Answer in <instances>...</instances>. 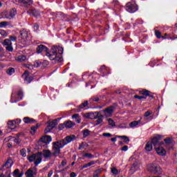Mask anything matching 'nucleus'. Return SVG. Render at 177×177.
Segmentation results:
<instances>
[{"label":"nucleus","instance_id":"1","mask_svg":"<svg viewBox=\"0 0 177 177\" xmlns=\"http://www.w3.org/2000/svg\"><path fill=\"white\" fill-rule=\"evenodd\" d=\"M75 139V136L71 135L66 136L64 139L53 143V156L58 157L60 154V149H63L66 145H68Z\"/></svg>","mask_w":177,"mask_h":177},{"label":"nucleus","instance_id":"2","mask_svg":"<svg viewBox=\"0 0 177 177\" xmlns=\"http://www.w3.org/2000/svg\"><path fill=\"white\" fill-rule=\"evenodd\" d=\"M42 156L45 158H50L52 157V152L48 149H44L42 152H38L29 156L28 160L30 162H34L35 166L37 167V165L42 162Z\"/></svg>","mask_w":177,"mask_h":177},{"label":"nucleus","instance_id":"3","mask_svg":"<svg viewBox=\"0 0 177 177\" xmlns=\"http://www.w3.org/2000/svg\"><path fill=\"white\" fill-rule=\"evenodd\" d=\"M63 53V47L53 46L51 50L49 52L47 50L46 55L50 60H55L56 62H62L63 58L62 54Z\"/></svg>","mask_w":177,"mask_h":177},{"label":"nucleus","instance_id":"4","mask_svg":"<svg viewBox=\"0 0 177 177\" xmlns=\"http://www.w3.org/2000/svg\"><path fill=\"white\" fill-rule=\"evenodd\" d=\"M115 110V106H111L101 111L100 113L102 114V115H104L105 118H110V117H113V114Z\"/></svg>","mask_w":177,"mask_h":177},{"label":"nucleus","instance_id":"5","mask_svg":"<svg viewBox=\"0 0 177 177\" xmlns=\"http://www.w3.org/2000/svg\"><path fill=\"white\" fill-rule=\"evenodd\" d=\"M147 170L152 174H161V167L156 164H149Z\"/></svg>","mask_w":177,"mask_h":177},{"label":"nucleus","instance_id":"6","mask_svg":"<svg viewBox=\"0 0 177 177\" xmlns=\"http://www.w3.org/2000/svg\"><path fill=\"white\" fill-rule=\"evenodd\" d=\"M125 9L129 13H135L138 10V6L133 2H129L127 3Z\"/></svg>","mask_w":177,"mask_h":177},{"label":"nucleus","instance_id":"7","mask_svg":"<svg viewBox=\"0 0 177 177\" xmlns=\"http://www.w3.org/2000/svg\"><path fill=\"white\" fill-rule=\"evenodd\" d=\"M37 167H34L32 168L28 169L25 175L27 177H34L35 175H37Z\"/></svg>","mask_w":177,"mask_h":177},{"label":"nucleus","instance_id":"8","mask_svg":"<svg viewBox=\"0 0 177 177\" xmlns=\"http://www.w3.org/2000/svg\"><path fill=\"white\" fill-rule=\"evenodd\" d=\"M3 46H6V50L12 52L13 50V46H12V41L9 39H6L3 43Z\"/></svg>","mask_w":177,"mask_h":177},{"label":"nucleus","instance_id":"9","mask_svg":"<svg viewBox=\"0 0 177 177\" xmlns=\"http://www.w3.org/2000/svg\"><path fill=\"white\" fill-rule=\"evenodd\" d=\"M160 139H161V136H158L152 139L151 143L153 145V146H154L155 149L156 147L160 146V145H164V142H160Z\"/></svg>","mask_w":177,"mask_h":177},{"label":"nucleus","instance_id":"10","mask_svg":"<svg viewBox=\"0 0 177 177\" xmlns=\"http://www.w3.org/2000/svg\"><path fill=\"white\" fill-rule=\"evenodd\" d=\"M99 114H100V112H90L86 113L84 117H86V118H89L90 120H96V118Z\"/></svg>","mask_w":177,"mask_h":177},{"label":"nucleus","instance_id":"11","mask_svg":"<svg viewBox=\"0 0 177 177\" xmlns=\"http://www.w3.org/2000/svg\"><path fill=\"white\" fill-rule=\"evenodd\" d=\"M22 77L26 84H30V82L32 81V77L30 75L28 71H25V73L22 75Z\"/></svg>","mask_w":177,"mask_h":177},{"label":"nucleus","instance_id":"12","mask_svg":"<svg viewBox=\"0 0 177 177\" xmlns=\"http://www.w3.org/2000/svg\"><path fill=\"white\" fill-rule=\"evenodd\" d=\"M155 149L157 154H158L159 156H165V154H167V151L162 147H161V145L156 147Z\"/></svg>","mask_w":177,"mask_h":177},{"label":"nucleus","instance_id":"13","mask_svg":"<svg viewBox=\"0 0 177 177\" xmlns=\"http://www.w3.org/2000/svg\"><path fill=\"white\" fill-rule=\"evenodd\" d=\"M144 118L145 120V122L141 125H143L144 124H146V122H148V121H151L153 120V116H151V113L149 111H146L144 114Z\"/></svg>","mask_w":177,"mask_h":177},{"label":"nucleus","instance_id":"14","mask_svg":"<svg viewBox=\"0 0 177 177\" xmlns=\"http://www.w3.org/2000/svg\"><path fill=\"white\" fill-rule=\"evenodd\" d=\"M13 2H15V3H20L21 5L26 6L27 5H31V3H32V0H13Z\"/></svg>","mask_w":177,"mask_h":177},{"label":"nucleus","instance_id":"15","mask_svg":"<svg viewBox=\"0 0 177 177\" xmlns=\"http://www.w3.org/2000/svg\"><path fill=\"white\" fill-rule=\"evenodd\" d=\"M37 53H42V52H45L46 53L48 52V48L44 45H39L37 48Z\"/></svg>","mask_w":177,"mask_h":177},{"label":"nucleus","instance_id":"16","mask_svg":"<svg viewBox=\"0 0 177 177\" xmlns=\"http://www.w3.org/2000/svg\"><path fill=\"white\" fill-rule=\"evenodd\" d=\"M104 118V115H102V114L98 113L95 120V125H100L101 124H103Z\"/></svg>","mask_w":177,"mask_h":177},{"label":"nucleus","instance_id":"17","mask_svg":"<svg viewBox=\"0 0 177 177\" xmlns=\"http://www.w3.org/2000/svg\"><path fill=\"white\" fill-rule=\"evenodd\" d=\"M41 142H42V143H46V145H48L50 143V142H52V137L49 136H43L41 138Z\"/></svg>","mask_w":177,"mask_h":177},{"label":"nucleus","instance_id":"18","mask_svg":"<svg viewBox=\"0 0 177 177\" xmlns=\"http://www.w3.org/2000/svg\"><path fill=\"white\" fill-rule=\"evenodd\" d=\"M10 140H12V142H15V143H20V139L19 138H15L14 137L9 136L4 139V142H10Z\"/></svg>","mask_w":177,"mask_h":177},{"label":"nucleus","instance_id":"19","mask_svg":"<svg viewBox=\"0 0 177 177\" xmlns=\"http://www.w3.org/2000/svg\"><path fill=\"white\" fill-rule=\"evenodd\" d=\"M12 165H13V160L12 159H8L6 163L3 165V168L5 169V168H11Z\"/></svg>","mask_w":177,"mask_h":177},{"label":"nucleus","instance_id":"20","mask_svg":"<svg viewBox=\"0 0 177 177\" xmlns=\"http://www.w3.org/2000/svg\"><path fill=\"white\" fill-rule=\"evenodd\" d=\"M20 35L22 39H27L28 38V31L23 29L20 31Z\"/></svg>","mask_w":177,"mask_h":177},{"label":"nucleus","instance_id":"21","mask_svg":"<svg viewBox=\"0 0 177 177\" xmlns=\"http://www.w3.org/2000/svg\"><path fill=\"white\" fill-rule=\"evenodd\" d=\"M140 122H142V118H140V120L138 121L131 122V123H129V127L130 128H132V129L136 128V127H138V125H139Z\"/></svg>","mask_w":177,"mask_h":177},{"label":"nucleus","instance_id":"22","mask_svg":"<svg viewBox=\"0 0 177 177\" xmlns=\"http://www.w3.org/2000/svg\"><path fill=\"white\" fill-rule=\"evenodd\" d=\"M137 169H138V162H136L131 166V167L129 170V174H135V172H136Z\"/></svg>","mask_w":177,"mask_h":177},{"label":"nucleus","instance_id":"23","mask_svg":"<svg viewBox=\"0 0 177 177\" xmlns=\"http://www.w3.org/2000/svg\"><path fill=\"white\" fill-rule=\"evenodd\" d=\"M24 122H25V124H34V122H35V120L30 118L29 117H25L24 118Z\"/></svg>","mask_w":177,"mask_h":177},{"label":"nucleus","instance_id":"24","mask_svg":"<svg viewBox=\"0 0 177 177\" xmlns=\"http://www.w3.org/2000/svg\"><path fill=\"white\" fill-rule=\"evenodd\" d=\"M9 13L10 15H7L6 17L7 19H9V20H10V19H12L13 17H15V16H16L17 11L15 8H13L9 12Z\"/></svg>","mask_w":177,"mask_h":177},{"label":"nucleus","instance_id":"25","mask_svg":"<svg viewBox=\"0 0 177 177\" xmlns=\"http://www.w3.org/2000/svg\"><path fill=\"white\" fill-rule=\"evenodd\" d=\"M140 93L141 95H143L144 96H149L150 97H153V95H151V93L149 91H147V90L140 91Z\"/></svg>","mask_w":177,"mask_h":177},{"label":"nucleus","instance_id":"26","mask_svg":"<svg viewBox=\"0 0 177 177\" xmlns=\"http://www.w3.org/2000/svg\"><path fill=\"white\" fill-rule=\"evenodd\" d=\"M16 99L17 100H15V102H12V103H16L19 102V100H21V99H23V92L19 91L16 95Z\"/></svg>","mask_w":177,"mask_h":177},{"label":"nucleus","instance_id":"27","mask_svg":"<svg viewBox=\"0 0 177 177\" xmlns=\"http://www.w3.org/2000/svg\"><path fill=\"white\" fill-rule=\"evenodd\" d=\"M15 60L17 62H25V60H27V57L26 55H19L17 57H15Z\"/></svg>","mask_w":177,"mask_h":177},{"label":"nucleus","instance_id":"28","mask_svg":"<svg viewBox=\"0 0 177 177\" xmlns=\"http://www.w3.org/2000/svg\"><path fill=\"white\" fill-rule=\"evenodd\" d=\"M61 118H58V119H56V120H54L51 122H49L48 125L51 127V128H55V127L56 125H57V121H60Z\"/></svg>","mask_w":177,"mask_h":177},{"label":"nucleus","instance_id":"29","mask_svg":"<svg viewBox=\"0 0 177 177\" xmlns=\"http://www.w3.org/2000/svg\"><path fill=\"white\" fill-rule=\"evenodd\" d=\"M145 150L146 151H151L153 150V145L151 142H147L145 145Z\"/></svg>","mask_w":177,"mask_h":177},{"label":"nucleus","instance_id":"30","mask_svg":"<svg viewBox=\"0 0 177 177\" xmlns=\"http://www.w3.org/2000/svg\"><path fill=\"white\" fill-rule=\"evenodd\" d=\"M8 124L10 129H15V128H16V126H15V124H16V122H15V120L8 121Z\"/></svg>","mask_w":177,"mask_h":177},{"label":"nucleus","instance_id":"31","mask_svg":"<svg viewBox=\"0 0 177 177\" xmlns=\"http://www.w3.org/2000/svg\"><path fill=\"white\" fill-rule=\"evenodd\" d=\"M40 64L37 62V65H30V64H25V66H26L27 68H29V70H32L34 67H39Z\"/></svg>","mask_w":177,"mask_h":177},{"label":"nucleus","instance_id":"32","mask_svg":"<svg viewBox=\"0 0 177 177\" xmlns=\"http://www.w3.org/2000/svg\"><path fill=\"white\" fill-rule=\"evenodd\" d=\"M28 13H29V15H32V16H39V12H38L36 10H31L30 11H28Z\"/></svg>","mask_w":177,"mask_h":177},{"label":"nucleus","instance_id":"33","mask_svg":"<svg viewBox=\"0 0 177 177\" xmlns=\"http://www.w3.org/2000/svg\"><path fill=\"white\" fill-rule=\"evenodd\" d=\"M118 138L123 139L124 143H129V138L127 136H118Z\"/></svg>","mask_w":177,"mask_h":177},{"label":"nucleus","instance_id":"34","mask_svg":"<svg viewBox=\"0 0 177 177\" xmlns=\"http://www.w3.org/2000/svg\"><path fill=\"white\" fill-rule=\"evenodd\" d=\"M106 121H107L109 127H113L115 125V122H114V120L112 118H108L106 120Z\"/></svg>","mask_w":177,"mask_h":177},{"label":"nucleus","instance_id":"35","mask_svg":"<svg viewBox=\"0 0 177 177\" xmlns=\"http://www.w3.org/2000/svg\"><path fill=\"white\" fill-rule=\"evenodd\" d=\"M38 128H39V124H36L35 127H31L30 129V133H32V135H34V133H35V132L37 131V129H38Z\"/></svg>","mask_w":177,"mask_h":177},{"label":"nucleus","instance_id":"36","mask_svg":"<svg viewBox=\"0 0 177 177\" xmlns=\"http://www.w3.org/2000/svg\"><path fill=\"white\" fill-rule=\"evenodd\" d=\"M65 124V128H72V127H74V123H73V122L71 121H68L66 123H64Z\"/></svg>","mask_w":177,"mask_h":177},{"label":"nucleus","instance_id":"37","mask_svg":"<svg viewBox=\"0 0 177 177\" xmlns=\"http://www.w3.org/2000/svg\"><path fill=\"white\" fill-rule=\"evenodd\" d=\"M83 157H86L87 158H95V156L92 155L91 153H86L83 155Z\"/></svg>","mask_w":177,"mask_h":177},{"label":"nucleus","instance_id":"38","mask_svg":"<svg viewBox=\"0 0 177 177\" xmlns=\"http://www.w3.org/2000/svg\"><path fill=\"white\" fill-rule=\"evenodd\" d=\"M6 16H10V14L8 11H4L2 12V17L3 19H8Z\"/></svg>","mask_w":177,"mask_h":177},{"label":"nucleus","instance_id":"39","mask_svg":"<svg viewBox=\"0 0 177 177\" xmlns=\"http://www.w3.org/2000/svg\"><path fill=\"white\" fill-rule=\"evenodd\" d=\"M14 73H15V68H10L8 69L7 74H8V75H12V74H14Z\"/></svg>","mask_w":177,"mask_h":177},{"label":"nucleus","instance_id":"40","mask_svg":"<svg viewBox=\"0 0 177 177\" xmlns=\"http://www.w3.org/2000/svg\"><path fill=\"white\" fill-rule=\"evenodd\" d=\"M89 134H90L89 130H84L83 131V136H84V138H88V136H89Z\"/></svg>","mask_w":177,"mask_h":177},{"label":"nucleus","instance_id":"41","mask_svg":"<svg viewBox=\"0 0 177 177\" xmlns=\"http://www.w3.org/2000/svg\"><path fill=\"white\" fill-rule=\"evenodd\" d=\"M8 21H2L0 23V28H3V27H6L8 26Z\"/></svg>","mask_w":177,"mask_h":177},{"label":"nucleus","instance_id":"42","mask_svg":"<svg viewBox=\"0 0 177 177\" xmlns=\"http://www.w3.org/2000/svg\"><path fill=\"white\" fill-rule=\"evenodd\" d=\"M86 106H88V101H85L84 102H83L82 104H80L79 106L80 109H84V107H86Z\"/></svg>","mask_w":177,"mask_h":177},{"label":"nucleus","instance_id":"43","mask_svg":"<svg viewBox=\"0 0 177 177\" xmlns=\"http://www.w3.org/2000/svg\"><path fill=\"white\" fill-rule=\"evenodd\" d=\"M111 171L113 175H117V174H118V170L115 167H113Z\"/></svg>","mask_w":177,"mask_h":177},{"label":"nucleus","instance_id":"44","mask_svg":"<svg viewBox=\"0 0 177 177\" xmlns=\"http://www.w3.org/2000/svg\"><path fill=\"white\" fill-rule=\"evenodd\" d=\"M0 177H10V171H7L6 175L1 174Z\"/></svg>","mask_w":177,"mask_h":177},{"label":"nucleus","instance_id":"45","mask_svg":"<svg viewBox=\"0 0 177 177\" xmlns=\"http://www.w3.org/2000/svg\"><path fill=\"white\" fill-rule=\"evenodd\" d=\"M66 165H67V160H62L61 165H59V168H62V167H66Z\"/></svg>","mask_w":177,"mask_h":177},{"label":"nucleus","instance_id":"46","mask_svg":"<svg viewBox=\"0 0 177 177\" xmlns=\"http://www.w3.org/2000/svg\"><path fill=\"white\" fill-rule=\"evenodd\" d=\"M51 129H53L51 127H50V125L48 124V127H47L44 130L45 133H48V132H50Z\"/></svg>","mask_w":177,"mask_h":177},{"label":"nucleus","instance_id":"47","mask_svg":"<svg viewBox=\"0 0 177 177\" xmlns=\"http://www.w3.org/2000/svg\"><path fill=\"white\" fill-rule=\"evenodd\" d=\"M21 155L22 156V157H26L27 156L25 149L21 150Z\"/></svg>","mask_w":177,"mask_h":177},{"label":"nucleus","instance_id":"48","mask_svg":"<svg viewBox=\"0 0 177 177\" xmlns=\"http://www.w3.org/2000/svg\"><path fill=\"white\" fill-rule=\"evenodd\" d=\"M171 142H172V140H171V138H167L165 140V143H166V145H170Z\"/></svg>","mask_w":177,"mask_h":177},{"label":"nucleus","instance_id":"49","mask_svg":"<svg viewBox=\"0 0 177 177\" xmlns=\"http://www.w3.org/2000/svg\"><path fill=\"white\" fill-rule=\"evenodd\" d=\"M102 136H104L105 138H110V137H111V133H104L102 134Z\"/></svg>","mask_w":177,"mask_h":177},{"label":"nucleus","instance_id":"50","mask_svg":"<svg viewBox=\"0 0 177 177\" xmlns=\"http://www.w3.org/2000/svg\"><path fill=\"white\" fill-rule=\"evenodd\" d=\"M96 162H97V161L96 160H92L90 162L87 163L88 165V167H91V165H95V164H96Z\"/></svg>","mask_w":177,"mask_h":177},{"label":"nucleus","instance_id":"51","mask_svg":"<svg viewBox=\"0 0 177 177\" xmlns=\"http://www.w3.org/2000/svg\"><path fill=\"white\" fill-rule=\"evenodd\" d=\"M64 128H66V126L64 124H61L59 125V131H62V129H64Z\"/></svg>","mask_w":177,"mask_h":177},{"label":"nucleus","instance_id":"52","mask_svg":"<svg viewBox=\"0 0 177 177\" xmlns=\"http://www.w3.org/2000/svg\"><path fill=\"white\" fill-rule=\"evenodd\" d=\"M122 151H128V146L124 145L121 149Z\"/></svg>","mask_w":177,"mask_h":177},{"label":"nucleus","instance_id":"53","mask_svg":"<svg viewBox=\"0 0 177 177\" xmlns=\"http://www.w3.org/2000/svg\"><path fill=\"white\" fill-rule=\"evenodd\" d=\"M155 34H156L157 38H161V33L159 31H156Z\"/></svg>","mask_w":177,"mask_h":177},{"label":"nucleus","instance_id":"54","mask_svg":"<svg viewBox=\"0 0 177 177\" xmlns=\"http://www.w3.org/2000/svg\"><path fill=\"white\" fill-rule=\"evenodd\" d=\"M10 41H12L13 42H15V41H16V39H17V38H16V37H15V36H10Z\"/></svg>","mask_w":177,"mask_h":177},{"label":"nucleus","instance_id":"55","mask_svg":"<svg viewBox=\"0 0 177 177\" xmlns=\"http://www.w3.org/2000/svg\"><path fill=\"white\" fill-rule=\"evenodd\" d=\"M135 99H138L139 100H141V99H145V97L143 96H139V95H134Z\"/></svg>","mask_w":177,"mask_h":177},{"label":"nucleus","instance_id":"56","mask_svg":"<svg viewBox=\"0 0 177 177\" xmlns=\"http://www.w3.org/2000/svg\"><path fill=\"white\" fill-rule=\"evenodd\" d=\"M33 28H34L35 31H37L38 28H39V26H38V24H35L33 26Z\"/></svg>","mask_w":177,"mask_h":177},{"label":"nucleus","instance_id":"57","mask_svg":"<svg viewBox=\"0 0 177 177\" xmlns=\"http://www.w3.org/2000/svg\"><path fill=\"white\" fill-rule=\"evenodd\" d=\"M79 117H80V115L77 114V113H76V114H74V115L72 116V118H73V120H76V119L79 118Z\"/></svg>","mask_w":177,"mask_h":177},{"label":"nucleus","instance_id":"58","mask_svg":"<svg viewBox=\"0 0 177 177\" xmlns=\"http://www.w3.org/2000/svg\"><path fill=\"white\" fill-rule=\"evenodd\" d=\"M19 169H16L14 171L13 175H19Z\"/></svg>","mask_w":177,"mask_h":177},{"label":"nucleus","instance_id":"59","mask_svg":"<svg viewBox=\"0 0 177 177\" xmlns=\"http://www.w3.org/2000/svg\"><path fill=\"white\" fill-rule=\"evenodd\" d=\"M93 100V102H99V98L97 97H94L91 98Z\"/></svg>","mask_w":177,"mask_h":177},{"label":"nucleus","instance_id":"60","mask_svg":"<svg viewBox=\"0 0 177 177\" xmlns=\"http://www.w3.org/2000/svg\"><path fill=\"white\" fill-rule=\"evenodd\" d=\"M0 34H1V35H3V37H6V35H8L6 34V32H5L4 30H1V31L0 32Z\"/></svg>","mask_w":177,"mask_h":177},{"label":"nucleus","instance_id":"61","mask_svg":"<svg viewBox=\"0 0 177 177\" xmlns=\"http://www.w3.org/2000/svg\"><path fill=\"white\" fill-rule=\"evenodd\" d=\"M52 175H53V170H50L48 174V176L50 177L52 176Z\"/></svg>","mask_w":177,"mask_h":177},{"label":"nucleus","instance_id":"62","mask_svg":"<svg viewBox=\"0 0 177 177\" xmlns=\"http://www.w3.org/2000/svg\"><path fill=\"white\" fill-rule=\"evenodd\" d=\"M77 124H80L81 122V118L80 116L75 120Z\"/></svg>","mask_w":177,"mask_h":177},{"label":"nucleus","instance_id":"63","mask_svg":"<svg viewBox=\"0 0 177 177\" xmlns=\"http://www.w3.org/2000/svg\"><path fill=\"white\" fill-rule=\"evenodd\" d=\"M88 167H89V165H88V163L84 164V165L82 166V169H85V168H88Z\"/></svg>","mask_w":177,"mask_h":177},{"label":"nucleus","instance_id":"64","mask_svg":"<svg viewBox=\"0 0 177 177\" xmlns=\"http://www.w3.org/2000/svg\"><path fill=\"white\" fill-rule=\"evenodd\" d=\"M70 176H71V177H76V176H77V174H75V172H72V173H71Z\"/></svg>","mask_w":177,"mask_h":177}]
</instances>
